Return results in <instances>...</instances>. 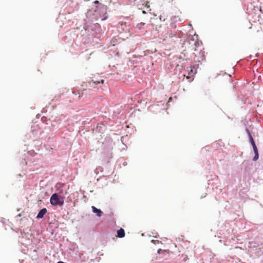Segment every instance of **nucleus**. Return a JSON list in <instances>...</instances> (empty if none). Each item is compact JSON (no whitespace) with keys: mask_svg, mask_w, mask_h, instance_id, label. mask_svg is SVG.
Listing matches in <instances>:
<instances>
[{"mask_svg":"<svg viewBox=\"0 0 263 263\" xmlns=\"http://www.w3.org/2000/svg\"><path fill=\"white\" fill-rule=\"evenodd\" d=\"M50 203L54 206H62L64 204V198L54 193L52 195L50 198Z\"/></svg>","mask_w":263,"mask_h":263,"instance_id":"f257e3e1","label":"nucleus"},{"mask_svg":"<svg viewBox=\"0 0 263 263\" xmlns=\"http://www.w3.org/2000/svg\"><path fill=\"white\" fill-rule=\"evenodd\" d=\"M47 213V209L46 208L42 209L38 213L36 218L37 219L42 218L45 214Z\"/></svg>","mask_w":263,"mask_h":263,"instance_id":"f03ea898","label":"nucleus"},{"mask_svg":"<svg viewBox=\"0 0 263 263\" xmlns=\"http://www.w3.org/2000/svg\"><path fill=\"white\" fill-rule=\"evenodd\" d=\"M92 211L94 213H96V215L99 216L101 217L102 214V212L100 210L96 208L95 206H92L91 207Z\"/></svg>","mask_w":263,"mask_h":263,"instance_id":"7ed1b4c3","label":"nucleus"},{"mask_svg":"<svg viewBox=\"0 0 263 263\" xmlns=\"http://www.w3.org/2000/svg\"><path fill=\"white\" fill-rule=\"evenodd\" d=\"M124 236L125 232L124 229L122 228H120V229L117 231V236L119 238H122L124 237Z\"/></svg>","mask_w":263,"mask_h":263,"instance_id":"20e7f679","label":"nucleus"},{"mask_svg":"<svg viewBox=\"0 0 263 263\" xmlns=\"http://www.w3.org/2000/svg\"><path fill=\"white\" fill-rule=\"evenodd\" d=\"M192 42H193V45H191V46L190 47V48H191V50L196 51V47L198 44V42L196 41L194 42V40H193L192 41Z\"/></svg>","mask_w":263,"mask_h":263,"instance_id":"39448f33","label":"nucleus"},{"mask_svg":"<svg viewBox=\"0 0 263 263\" xmlns=\"http://www.w3.org/2000/svg\"><path fill=\"white\" fill-rule=\"evenodd\" d=\"M247 132L248 134V136L249 137L250 141L252 146H254V145H256L255 143V142L254 141V139H253L251 134H250V133L249 132V131L248 129H247Z\"/></svg>","mask_w":263,"mask_h":263,"instance_id":"423d86ee","label":"nucleus"},{"mask_svg":"<svg viewBox=\"0 0 263 263\" xmlns=\"http://www.w3.org/2000/svg\"><path fill=\"white\" fill-rule=\"evenodd\" d=\"M166 16V14L164 13H163L160 15V20L163 22H165L166 20H168V18Z\"/></svg>","mask_w":263,"mask_h":263,"instance_id":"0eeeda50","label":"nucleus"},{"mask_svg":"<svg viewBox=\"0 0 263 263\" xmlns=\"http://www.w3.org/2000/svg\"><path fill=\"white\" fill-rule=\"evenodd\" d=\"M196 73V70L194 69V67H191V69L189 72V74L191 76L194 75Z\"/></svg>","mask_w":263,"mask_h":263,"instance_id":"6e6552de","label":"nucleus"},{"mask_svg":"<svg viewBox=\"0 0 263 263\" xmlns=\"http://www.w3.org/2000/svg\"><path fill=\"white\" fill-rule=\"evenodd\" d=\"M104 82V81L103 80H101V81H94V80H91V83H93V84H98L99 83H102V84H103Z\"/></svg>","mask_w":263,"mask_h":263,"instance_id":"1a4fd4ad","label":"nucleus"},{"mask_svg":"<svg viewBox=\"0 0 263 263\" xmlns=\"http://www.w3.org/2000/svg\"><path fill=\"white\" fill-rule=\"evenodd\" d=\"M169 26L171 28H176V25L174 23H170Z\"/></svg>","mask_w":263,"mask_h":263,"instance_id":"9d476101","label":"nucleus"},{"mask_svg":"<svg viewBox=\"0 0 263 263\" xmlns=\"http://www.w3.org/2000/svg\"><path fill=\"white\" fill-rule=\"evenodd\" d=\"M255 155L253 158V160L256 161L258 159V157H259L258 153H255Z\"/></svg>","mask_w":263,"mask_h":263,"instance_id":"9b49d317","label":"nucleus"},{"mask_svg":"<svg viewBox=\"0 0 263 263\" xmlns=\"http://www.w3.org/2000/svg\"><path fill=\"white\" fill-rule=\"evenodd\" d=\"M253 151L254 152V153H258L257 148L256 145H254V146H253Z\"/></svg>","mask_w":263,"mask_h":263,"instance_id":"f8f14e48","label":"nucleus"},{"mask_svg":"<svg viewBox=\"0 0 263 263\" xmlns=\"http://www.w3.org/2000/svg\"><path fill=\"white\" fill-rule=\"evenodd\" d=\"M144 25V23H141L137 25V27L139 28V29H141L142 27Z\"/></svg>","mask_w":263,"mask_h":263,"instance_id":"ddd939ff","label":"nucleus"},{"mask_svg":"<svg viewBox=\"0 0 263 263\" xmlns=\"http://www.w3.org/2000/svg\"><path fill=\"white\" fill-rule=\"evenodd\" d=\"M152 242L154 243L155 245H156L157 243H159L160 241L158 240H152Z\"/></svg>","mask_w":263,"mask_h":263,"instance_id":"4468645a","label":"nucleus"},{"mask_svg":"<svg viewBox=\"0 0 263 263\" xmlns=\"http://www.w3.org/2000/svg\"><path fill=\"white\" fill-rule=\"evenodd\" d=\"M163 252V251L161 249H159L157 251L158 254H160Z\"/></svg>","mask_w":263,"mask_h":263,"instance_id":"2eb2a0df","label":"nucleus"},{"mask_svg":"<svg viewBox=\"0 0 263 263\" xmlns=\"http://www.w3.org/2000/svg\"><path fill=\"white\" fill-rule=\"evenodd\" d=\"M93 3H94L95 4H99V2L98 1H97V0H96V1H95L93 2Z\"/></svg>","mask_w":263,"mask_h":263,"instance_id":"dca6fc26","label":"nucleus"},{"mask_svg":"<svg viewBox=\"0 0 263 263\" xmlns=\"http://www.w3.org/2000/svg\"><path fill=\"white\" fill-rule=\"evenodd\" d=\"M172 100V98H170L169 100H168V102H170V101H171Z\"/></svg>","mask_w":263,"mask_h":263,"instance_id":"f3484780","label":"nucleus"},{"mask_svg":"<svg viewBox=\"0 0 263 263\" xmlns=\"http://www.w3.org/2000/svg\"><path fill=\"white\" fill-rule=\"evenodd\" d=\"M189 44H190V45L192 44L191 41L189 42Z\"/></svg>","mask_w":263,"mask_h":263,"instance_id":"a211bd4d","label":"nucleus"}]
</instances>
